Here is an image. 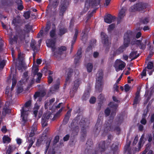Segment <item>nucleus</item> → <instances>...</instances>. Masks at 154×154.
Returning a JSON list of instances; mask_svg holds the SVG:
<instances>
[{"mask_svg":"<svg viewBox=\"0 0 154 154\" xmlns=\"http://www.w3.org/2000/svg\"><path fill=\"white\" fill-rule=\"evenodd\" d=\"M32 29V26L29 23L25 25L23 29L20 27H17L15 28L13 37L9 39L10 44L12 45L15 43H20L23 42L25 39L26 34L29 33Z\"/></svg>","mask_w":154,"mask_h":154,"instance_id":"obj_1","label":"nucleus"},{"mask_svg":"<svg viewBox=\"0 0 154 154\" xmlns=\"http://www.w3.org/2000/svg\"><path fill=\"white\" fill-rule=\"evenodd\" d=\"M132 32L131 31H128L125 32L124 36L123 45L121 46L115 51H113L111 54L113 57L116 56L123 52L126 48L129 46L130 42V39L131 37Z\"/></svg>","mask_w":154,"mask_h":154,"instance_id":"obj_2","label":"nucleus"},{"mask_svg":"<svg viewBox=\"0 0 154 154\" xmlns=\"http://www.w3.org/2000/svg\"><path fill=\"white\" fill-rule=\"evenodd\" d=\"M31 105V101L28 100L25 104V106H23L21 110V117L22 118V122H23L22 125L23 126L25 125L27 121V117L28 116V110L26 109V107H29Z\"/></svg>","mask_w":154,"mask_h":154,"instance_id":"obj_3","label":"nucleus"},{"mask_svg":"<svg viewBox=\"0 0 154 154\" xmlns=\"http://www.w3.org/2000/svg\"><path fill=\"white\" fill-rule=\"evenodd\" d=\"M103 73L102 70H100L97 73L96 83L95 87L99 92L102 91L103 85Z\"/></svg>","mask_w":154,"mask_h":154,"instance_id":"obj_4","label":"nucleus"},{"mask_svg":"<svg viewBox=\"0 0 154 154\" xmlns=\"http://www.w3.org/2000/svg\"><path fill=\"white\" fill-rule=\"evenodd\" d=\"M148 6V4L147 3L140 2L131 6L129 10L131 12L138 11L144 12Z\"/></svg>","mask_w":154,"mask_h":154,"instance_id":"obj_5","label":"nucleus"},{"mask_svg":"<svg viewBox=\"0 0 154 154\" xmlns=\"http://www.w3.org/2000/svg\"><path fill=\"white\" fill-rule=\"evenodd\" d=\"M100 2V0H89V2L86 0L85 3V6L84 10L86 12L88 11L90 7L95 8L98 6Z\"/></svg>","mask_w":154,"mask_h":154,"instance_id":"obj_6","label":"nucleus"},{"mask_svg":"<svg viewBox=\"0 0 154 154\" xmlns=\"http://www.w3.org/2000/svg\"><path fill=\"white\" fill-rule=\"evenodd\" d=\"M101 40L105 46H106L105 52L107 53L109 51L111 43L109 42V38L107 35L104 32H101L100 34Z\"/></svg>","mask_w":154,"mask_h":154,"instance_id":"obj_7","label":"nucleus"},{"mask_svg":"<svg viewBox=\"0 0 154 154\" xmlns=\"http://www.w3.org/2000/svg\"><path fill=\"white\" fill-rule=\"evenodd\" d=\"M61 3L59 14L60 16L63 17L69 4V0H61Z\"/></svg>","mask_w":154,"mask_h":154,"instance_id":"obj_8","label":"nucleus"},{"mask_svg":"<svg viewBox=\"0 0 154 154\" xmlns=\"http://www.w3.org/2000/svg\"><path fill=\"white\" fill-rule=\"evenodd\" d=\"M86 119V118L83 117L79 122L80 126L82 127L81 129L82 135L83 138H85L86 136V128L88 126H87L86 122L85 121Z\"/></svg>","mask_w":154,"mask_h":154,"instance_id":"obj_9","label":"nucleus"},{"mask_svg":"<svg viewBox=\"0 0 154 154\" xmlns=\"http://www.w3.org/2000/svg\"><path fill=\"white\" fill-rule=\"evenodd\" d=\"M56 38L52 39H48L46 41V45L48 48H51L53 52L56 49Z\"/></svg>","mask_w":154,"mask_h":154,"instance_id":"obj_10","label":"nucleus"},{"mask_svg":"<svg viewBox=\"0 0 154 154\" xmlns=\"http://www.w3.org/2000/svg\"><path fill=\"white\" fill-rule=\"evenodd\" d=\"M67 50L66 48L64 46H61L58 48H56L55 51L52 52L53 56L56 57L62 55Z\"/></svg>","mask_w":154,"mask_h":154,"instance_id":"obj_11","label":"nucleus"},{"mask_svg":"<svg viewBox=\"0 0 154 154\" xmlns=\"http://www.w3.org/2000/svg\"><path fill=\"white\" fill-rule=\"evenodd\" d=\"M142 38L141 39V40H137L136 39H134V43L133 44H135L138 46L139 48L143 50L145 49L146 48V45L147 44V39H145L144 41V43L143 44L142 42ZM131 44H133L132 42H131Z\"/></svg>","mask_w":154,"mask_h":154,"instance_id":"obj_12","label":"nucleus"},{"mask_svg":"<svg viewBox=\"0 0 154 154\" xmlns=\"http://www.w3.org/2000/svg\"><path fill=\"white\" fill-rule=\"evenodd\" d=\"M80 119L79 116L78 115L76 116L71 123L70 128L72 129L73 130H75V131H78L79 130V126L77 125L78 124V120H79Z\"/></svg>","mask_w":154,"mask_h":154,"instance_id":"obj_13","label":"nucleus"},{"mask_svg":"<svg viewBox=\"0 0 154 154\" xmlns=\"http://www.w3.org/2000/svg\"><path fill=\"white\" fill-rule=\"evenodd\" d=\"M43 70V71H45V72L48 73V76L47 77V82L48 84H51L52 82L53 81V75H52L53 74V71L48 69L47 67L46 66H45L44 67Z\"/></svg>","mask_w":154,"mask_h":154,"instance_id":"obj_14","label":"nucleus"},{"mask_svg":"<svg viewBox=\"0 0 154 154\" xmlns=\"http://www.w3.org/2000/svg\"><path fill=\"white\" fill-rule=\"evenodd\" d=\"M109 106L111 108L112 112L110 116L112 117H114L116 115V110L118 105L117 104L114 103L113 102H110L109 104Z\"/></svg>","mask_w":154,"mask_h":154,"instance_id":"obj_15","label":"nucleus"},{"mask_svg":"<svg viewBox=\"0 0 154 154\" xmlns=\"http://www.w3.org/2000/svg\"><path fill=\"white\" fill-rule=\"evenodd\" d=\"M102 125V122L101 121V119L99 116L94 129L96 133L99 134Z\"/></svg>","mask_w":154,"mask_h":154,"instance_id":"obj_16","label":"nucleus"},{"mask_svg":"<svg viewBox=\"0 0 154 154\" xmlns=\"http://www.w3.org/2000/svg\"><path fill=\"white\" fill-rule=\"evenodd\" d=\"M80 80L79 79H76L74 82L72 88V93H73V96L74 95L75 93L77 91L78 89L81 84ZM70 93L72 91L70 92Z\"/></svg>","mask_w":154,"mask_h":154,"instance_id":"obj_17","label":"nucleus"},{"mask_svg":"<svg viewBox=\"0 0 154 154\" xmlns=\"http://www.w3.org/2000/svg\"><path fill=\"white\" fill-rule=\"evenodd\" d=\"M51 6L48 5L47 6V8L46 9V12L48 14L50 15L51 17H55L57 14L56 9L53 8V11H52Z\"/></svg>","mask_w":154,"mask_h":154,"instance_id":"obj_18","label":"nucleus"},{"mask_svg":"<svg viewBox=\"0 0 154 154\" xmlns=\"http://www.w3.org/2000/svg\"><path fill=\"white\" fill-rule=\"evenodd\" d=\"M75 33L73 37V40L71 41V44L70 50V53H71L72 51L73 45L76 42L78 34V30L77 29H75Z\"/></svg>","mask_w":154,"mask_h":154,"instance_id":"obj_19","label":"nucleus"},{"mask_svg":"<svg viewBox=\"0 0 154 154\" xmlns=\"http://www.w3.org/2000/svg\"><path fill=\"white\" fill-rule=\"evenodd\" d=\"M116 18V17L115 16H112L111 15L108 14L105 16L104 20L106 23H111Z\"/></svg>","mask_w":154,"mask_h":154,"instance_id":"obj_20","label":"nucleus"},{"mask_svg":"<svg viewBox=\"0 0 154 154\" xmlns=\"http://www.w3.org/2000/svg\"><path fill=\"white\" fill-rule=\"evenodd\" d=\"M82 57V49L80 48L78 50L77 53L75 55L74 62L76 65H77L79 63V60Z\"/></svg>","mask_w":154,"mask_h":154,"instance_id":"obj_21","label":"nucleus"},{"mask_svg":"<svg viewBox=\"0 0 154 154\" xmlns=\"http://www.w3.org/2000/svg\"><path fill=\"white\" fill-rule=\"evenodd\" d=\"M107 129L109 130V131H116L118 132H120L121 131V129L119 127L116 125H114L111 127L110 126H108L105 127L104 130H106Z\"/></svg>","mask_w":154,"mask_h":154,"instance_id":"obj_22","label":"nucleus"},{"mask_svg":"<svg viewBox=\"0 0 154 154\" xmlns=\"http://www.w3.org/2000/svg\"><path fill=\"white\" fill-rule=\"evenodd\" d=\"M72 109H70L68 110L66 115L63 120V125H66L68 122L69 118L71 116V113Z\"/></svg>","mask_w":154,"mask_h":154,"instance_id":"obj_23","label":"nucleus"},{"mask_svg":"<svg viewBox=\"0 0 154 154\" xmlns=\"http://www.w3.org/2000/svg\"><path fill=\"white\" fill-rule=\"evenodd\" d=\"M73 73V70L71 68H69L67 72V76L66 79V82H68L70 83L71 78L72 76V74Z\"/></svg>","mask_w":154,"mask_h":154,"instance_id":"obj_24","label":"nucleus"},{"mask_svg":"<svg viewBox=\"0 0 154 154\" xmlns=\"http://www.w3.org/2000/svg\"><path fill=\"white\" fill-rule=\"evenodd\" d=\"M53 26H54V27L50 31L49 34L50 37L54 39V38H56V28L55 27L54 24H53Z\"/></svg>","mask_w":154,"mask_h":154,"instance_id":"obj_25","label":"nucleus"},{"mask_svg":"<svg viewBox=\"0 0 154 154\" xmlns=\"http://www.w3.org/2000/svg\"><path fill=\"white\" fill-rule=\"evenodd\" d=\"M125 10L122 9L119 14V16L117 19V24H119L121 22V20L125 16Z\"/></svg>","mask_w":154,"mask_h":154,"instance_id":"obj_26","label":"nucleus"},{"mask_svg":"<svg viewBox=\"0 0 154 154\" xmlns=\"http://www.w3.org/2000/svg\"><path fill=\"white\" fill-rule=\"evenodd\" d=\"M137 51H132L130 53L129 58H132L131 61L137 58L140 56V54H137Z\"/></svg>","mask_w":154,"mask_h":154,"instance_id":"obj_27","label":"nucleus"},{"mask_svg":"<svg viewBox=\"0 0 154 154\" xmlns=\"http://www.w3.org/2000/svg\"><path fill=\"white\" fill-rule=\"evenodd\" d=\"M140 96V91H137L135 94V96L133 103V105L137 104L139 103Z\"/></svg>","mask_w":154,"mask_h":154,"instance_id":"obj_28","label":"nucleus"},{"mask_svg":"<svg viewBox=\"0 0 154 154\" xmlns=\"http://www.w3.org/2000/svg\"><path fill=\"white\" fill-rule=\"evenodd\" d=\"M58 30V35L60 36L68 32L67 29L64 27H60L59 29Z\"/></svg>","mask_w":154,"mask_h":154,"instance_id":"obj_29","label":"nucleus"},{"mask_svg":"<svg viewBox=\"0 0 154 154\" xmlns=\"http://www.w3.org/2000/svg\"><path fill=\"white\" fill-rule=\"evenodd\" d=\"M99 148L100 152H102L105 150V141H101L99 144Z\"/></svg>","mask_w":154,"mask_h":154,"instance_id":"obj_30","label":"nucleus"},{"mask_svg":"<svg viewBox=\"0 0 154 154\" xmlns=\"http://www.w3.org/2000/svg\"><path fill=\"white\" fill-rule=\"evenodd\" d=\"M16 149V147L14 145H9L7 150L5 154H11V153Z\"/></svg>","mask_w":154,"mask_h":154,"instance_id":"obj_31","label":"nucleus"},{"mask_svg":"<svg viewBox=\"0 0 154 154\" xmlns=\"http://www.w3.org/2000/svg\"><path fill=\"white\" fill-rule=\"evenodd\" d=\"M38 66L36 65L35 63H34L32 67V72L34 76H35L38 73Z\"/></svg>","mask_w":154,"mask_h":154,"instance_id":"obj_32","label":"nucleus"},{"mask_svg":"<svg viewBox=\"0 0 154 154\" xmlns=\"http://www.w3.org/2000/svg\"><path fill=\"white\" fill-rule=\"evenodd\" d=\"M36 42L34 39H32L31 40L30 46L33 51H37V48L36 46Z\"/></svg>","mask_w":154,"mask_h":154,"instance_id":"obj_33","label":"nucleus"},{"mask_svg":"<svg viewBox=\"0 0 154 154\" xmlns=\"http://www.w3.org/2000/svg\"><path fill=\"white\" fill-rule=\"evenodd\" d=\"M51 24L50 21H47L46 23L45 27V32L47 34L51 29Z\"/></svg>","mask_w":154,"mask_h":154,"instance_id":"obj_34","label":"nucleus"},{"mask_svg":"<svg viewBox=\"0 0 154 154\" xmlns=\"http://www.w3.org/2000/svg\"><path fill=\"white\" fill-rule=\"evenodd\" d=\"M60 85V82L59 80H57V84L52 86L51 88V90L53 91H55L58 90L59 88Z\"/></svg>","mask_w":154,"mask_h":154,"instance_id":"obj_35","label":"nucleus"},{"mask_svg":"<svg viewBox=\"0 0 154 154\" xmlns=\"http://www.w3.org/2000/svg\"><path fill=\"white\" fill-rule=\"evenodd\" d=\"M12 3V0H1V3L3 6H8Z\"/></svg>","mask_w":154,"mask_h":154,"instance_id":"obj_36","label":"nucleus"},{"mask_svg":"<svg viewBox=\"0 0 154 154\" xmlns=\"http://www.w3.org/2000/svg\"><path fill=\"white\" fill-rule=\"evenodd\" d=\"M51 138H48L47 142H46L45 149L44 152L45 154H46L48 149L51 141Z\"/></svg>","mask_w":154,"mask_h":154,"instance_id":"obj_37","label":"nucleus"},{"mask_svg":"<svg viewBox=\"0 0 154 154\" xmlns=\"http://www.w3.org/2000/svg\"><path fill=\"white\" fill-rule=\"evenodd\" d=\"M10 87H7L5 90V94L7 95L8 97L9 98L12 97V91H11V92L10 93Z\"/></svg>","mask_w":154,"mask_h":154,"instance_id":"obj_38","label":"nucleus"},{"mask_svg":"<svg viewBox=\"0 0 154 154\" xmlns=\"http://www.w3.org/2000/svg\"><path fill=\"white\" fill-rule=\"evenodd\" d=\"M48 121L45 119L44 116L42 117L41 120V124L43 127L46 126L48 125Z\"/></svg>","mask_w":154,"mask_h":154,"instance_id":"obj_39","label":"nucleus"},{"mask_svg":"<svg viewBox=\"0 0 154 154\" xmlns=\"http://www.w3.org/2000/svg\"><path fill=\"white\" fill-rule=\"evenodd\" d=\"M17 83V79L13 75L12 78V86L11 88V91H13V88L16 85Z\"/></svg>","mask_w":154,"mask_h":154,"instance_id":"obj_40","label":"nucleus"},{"mask_svg":"<svg viewBox=\"0 0 154 154\" xmlns=\"http://www.w3.org/2000/svg\"><path fill=\"white\" fill-rule=\"evenodd\" d=\"M3 142L4 143H10L11 141V139L8 136H4L2 138Z\"/></svg>","mask_w":154,"mask_h":154,"instance_id":"obj_41","label":"nucleus"},{"mask_svg":"<svg viewBox=\"0 0 154 154\" xmlns=\"http://www.w3.org/2000/svg\"><path fill=\"white\" fill-rule=\"evenodd\" d=\"M86 67L87 71L88 72H90L92 70L93 68V64L91 63H88Z\"/></svg>","mask_w":154,"mask_h":154,"instance_id":"obj_42","label":"nucleus"},{"mask_svg":"<svg viewBox=\"0 0 154 154\" xmlns=\"http://www.w3.org/2000/svg\"><path fill=\"white\" fill-rule=\"evenodd\" d=\"M59 2V0H55L52 3V5H49L50 6H51V8L52 9L55 8L57 6L58 3Z\"/></svg>","mask_w":154,"mask_h":154,"instance_id":"obj_43","label":"nucleus"},{"mask_svg":"<svg viewBox=\"0 0 154 154\" xmlns=\"http://www.w3.org/2000/svg\"><path fill=\"white\" fill-rule=\"evenodd\" d=\"M112 150L113 154H118L119 151L118 146L117 145H115L114 148H112Z\"/></svg>","mask_w":154,"mask_h":154,"instance_id":"obj_44","label":"nucleus"},{"mask_svg":"<svg viewBox=\"0 0 154 154\" xmlns=\"http://www.w3.org/2000/svg\"><path fill=\"white\" fill-rule=\"evenodd\" d=\"M130 143L131 142H130L128 144L125 146L124 149V150L125 152H126L131 150V149L130 148Z\"/></svg>","mask_w":154,"mask_h":154,"instance_id":"obj_45","label":"nucleus"},{"mask_svg":"<svg viewBox=\"0 0 154 154\" xmlns=\"http://www.w3.org/2000/svg\"><path fill=\"white\" fill-rule=\"evenodd\" d=\"M111 112V110L109 107L107 108L104 111V113L106 117L109 116Z\"/></svg>","mask_w":154,"mask_h":154,"instance_id":"obj_46","label":"nucleus"},{"mask_svg":"<svg viewBox=\"0 0 154 154\" xmlns=\"http://www.w3.org/2000/svg\"><path fill=\"white\" fill-rule=\"evenodd\" d=\"M63 109V107H62L59 111L54 115V118H57L60 116V113L62 112Z\"/></svg>","mask_w":154,"mask_h":154,"instance_id":"obj_47","label":"nucleus"},{"mask_svg":"<svg viewBox=\"0 0 154 154\" xmlns=\"http://www.w3.org/2000/svg\"><path fill=\"white\" fill-rule=\"evenodd\" d=\"M89 97V94L88 93H85L82 97V100H86L88 99Z\"/></svg>","mask_w":154,"mask_h":154,"instance_id":"obj_48","label":"nucleus"},{"mask_svg":"<svg viewBox=\"0 0 154 154\" xmlns=\"http://www.w3.org/2000/svg\"><path fill=\"white\" fill-rule=\"evenodd\" d=\"M51 114L50 112H48L44 114L43 116H44L45 119L48 121L51 117Z\"/></svg>","mask_w":154,"mask_h":154,"instance_id":"obj_49","label":"nucleus"},{"mask_svg":"<svg viewBox=\"0 0 154 154\" xmlns=\"http://www.w3.org/2000/svg\"><path fill=\"white\" fill-rule=\"evenodd\" d=\"M115 25L114 23H112L109 25L108 28V30L109 32H110L113 30L115 28Z\"/></svg>","mask_w":154,"mask_h":154,"instance_id":"obj_50","label":"nucleus"},{"mask_svg":"<svg viewBox=\"0 0 154 154\" xmlns=\"http://www.w3.org/2000/svg\"><path fill=\"white\" fill-rule=\"evenodd\" d=\"M3 110H4V112H2V115H3L4 116H5L6 114L9 113L10 112V110L6 107L4 108H3Z\"/></svg>","mask_w":154,"mask_h":154,"instance_id":"obj_51","label":"nucleus"},{"mask_svg":"<svg viewBox=\"0 0 154 154\" xmlns=\"http://www.w3.org/2000/svg\"><path fill=\"white\" fill-rule=\"evenodd\" d=\"M153 67V62H149L148 63L146 68L148 69H152Z\"/></svg>","mask_w":154,"mask_h":154,"instance_id":"obj_52","label":"nucleus"},{"mask_svg":"<svg viewBox=\"0 0 154 154\" xmlns=\"http://www.w3.org/2000/svg\"><path fill=\"white\" fill-rule=\"evenodd\" d=\"M125 66V64L124 62L119 65L118 69L119 70H122L124 69Z\"/></svg>","mask_w":154,"mask_h":154,"instance_id":"obj_53","label":"nucleus"},{"mask_svg":"<svg viewBox=\"0 0 154 154\" xmlns=\"http://www.w3.org/2000/svg\"><path fill=\"white\" fill-rule=\"evenodd\" d=\"M24 16L26 19H28L30 17V13L29 11H26L24 13Z\"/></svg>","mask_w":154,"mask_h":154,"instance_id":"obj_54","label":"nucleus"},{"mask_svg":"<svg viewBox=\"0 0 154 154\" xmlns=\"http://www.w3.org/2000/svg\"><path fill=\"white\" fill-rule=\"evenodd\" d=\"M146 138L149 142H151L152 140V136L151 134H148L146 136Z\"/></svg>","mask_w":154,"mask_h":154,"instance_id":"obj_55","label":"nucleus"},{"mask_svg":"<svg viewBox=\"0 0 154 154\" xmlns=\"http://www.w3.org/2000/svg\"><path fill=\"white\" fill-rule=\"evenodd\" d=\"M149 22V20L148 18H145L142 20H141L140 22L144 24H147Z\"/></svg>","mask_w":154,"mask_h":154,"instance_id":"obj_56","label":"nucleus"},{"mask_svg":"<svg viewBox=\"0 0 154 154\" xmlns=\"http://www.w3.org/2000/svg\"><path fill=\"white\" fill-rule=\"evenodd\" d=\"M96 100L95 97H92L89 100V102L91 104H94L96 102Z\"/></svg>","mask_w":154,"mask_h":154,"instance_id":"obj_57","label":"nucleus"},{"mask_svg":"<svg viewBox=\"0 0 154 154\" xmlns=\"http://www.w3.org/2000/svg\"><path fill=\"white\" fill-rule=\"evenodd\" d=\"M138 140V137L137 135L134 138V140L133 142V145H135L137 143Z\"/></svg>","mask_w":154,"mask_h":154,"instance_id":"obj_58","label":"nucleus"},{"mask_svg":"<svg viewBox=\"0 0 154 154\" xmlns=\"http://www.w3.org/2000/svg\"><path fill=\"white\" fill-rule=\"evenodd\" d=\"M74 20L73 19H72L70 21L69 23V28H72L73 27L74 25Z\"/></svg>","mask_w":154,"mask_h":154,"instance_id":"obj_59","label":"nucleus"},{"mask_svg":"<svg viewBox=\"0 0 154 154\" xmlns=\"http://www.w3.org/2000/svg\"><path fill=\"white\" fill-rule=\"evenodd\" d=\"M118 83H115L114 85L113 88L114 91H116L117 92L119 91V86L118 85Z\"/></svg>","mask_w":154,"mask_h":154,"instance_id":"obj_60","label":"nucleus"},{"mask_svg":"<svg viewBox=\"0 0 154 154\" xmlns=\"http://www.w3.org/2000/svg\"><path fill=\"white\" fill-rule=\"evenodd\" d=\"M86 144L88 146L91 147L92 145V142L91 141V139H88Z\"/></svg>","mask_w":154,"mask_h":154,"instance_id":"obj_61","label":"nucleus"},{"mask_svg":"<svg viewBox=\"0 0 154 154\" xmlns=\"http://www.w3.org/2000/svg\"><path fill=\"white\" fill-rule=\"evenodd\" d=\"M17 5V8L18 10L20 11H22L23 8L24 7L22 4L18 5Z\"/></svg>","mask_w":154,"mask_h":154,"instance_id":"obj_62","label":"nucleus"},{"mask_svg":"<svg viewBox=\"0 0 154 154\" xmlns=\"http://www.w3.org/2000/svg\"><path fill=\"white\" fill-rule=\"evenodd\" d=\"M130 87L128 84H126L125 85V92H128L130 90Z\"/></svg>","mask_w":154,"mask_h":154,"instance_id":"obj_63","label":"nucleus"},{"mask_svg":"<svg viewBox=\"0 0 154 154\" xmlns=\"http://www.w3.org/2000/svg\"><path fill=\"white\" fill-rule=\"evenodd\" d=\"M5 65V63L4 60H2L0 62V66L1 68L3 69Z\"/></svg>","mask_w":154,"mask_h":154,"instance_id":"obj_64","label":"nucleus"}]
</instances>
